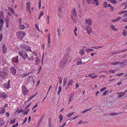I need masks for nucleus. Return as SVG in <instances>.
Returning a JSON list of instances; mask_svg holds the SVG:
<instances>
[{
    "label": "nucleus",
    "mask_w": 127,
    "mask_h": 127,
    "mask_svg": "<svg viewBox=\"0 0 127 127\" xmlns=\"http://www.w3.org/2000/svg\"><path fill=\"white\" fill-rule=\"evenodd\" d=\"M36 60L35 61L36 63H35V64L36 65H37L39 63V60H38L37 59V57L36 58Z\"/></svg>",
    "instance_id": "nucleus-50"
},
{
    "label": "nucleus",
    "mask_w": 127,
    "mask_h": 127,
    "mask_svg": "<svg viewBox=\"0 0 127 127\" xmlns=\"http://www.w3.org/2000/svg\"><path fill=\"white\" fill-rule=\"evenodd\" d=\"M7 71L2 70L0 71V76L3 79H5L8 75Z\"/></svg>",
    "instance_id": "nucleus-1"
},
{
    "label": "nucleus",
    "mask_w": 127,
    "mask_h": 127,
    "mask_svg": "<svg viewBox=\"0 0 127 127\" xmlns=\"http://www.w3.org/2000/svg\"><path fill=\"white\" fill-rule=\"evenodd\" d=\"M121 19V17H119L118 18L115 19H113L112 20V22H116L117 21H119Z\"/></svg>",
    "instance_id": "nucleus-15"
},
{
    "label": "nucleus",
    "mask_w": 127,
    "mask_h": 127,
    "mask_svg": "<svg viewBox=\"0 0 127 127\" xmlns=\"http://www.w3.org/2000/svg\"><path fill=\"white\" fill-rule=\"evenodd\" d=\"M106 89V87H104L100 90V91L101 92L103 91H104Z\"/></svg>",
    "instance_id": "nucleus-51"
},
{
    "label": "nucleus",
    "mask_w": 127,
    "mask_h": 127,
    "mask_svg": "<svg viewBox=\"0 0 127 127\" xmlns=\"http://www.w3.org/2000/svg\"><path fill=\"white\" fill-rule=\"evenodd\" d=\"M34 59V58L32 56H31L30 57H29L28 58V59L31 60L32 61Z\"/></svg>",
    "instance_id": "nucleus-47"
},
{
    "label": "nucleus",
    "mask_w": 127,
    "mask_h": 127,
    "mask_svg": "<svg viewBox=\"0 0 127 127\" xmlns=\"http://www.w3.org/2000/svg\"><path fill=\"white\" fill-rule=\"evenodd\" d=\"M18 56H17L16 57H13L12 59V61L14 63H17L18 62Z\"/></svg>",
    "instance_id": "nucleus-9"
},
{
    "label": "nucleus",
    "mask_w": 127,
    "mask_h": 127,
    "mask_svg": "<svg viewBox=\"0 0 127 127\" xmlns=\"http://www.w3.org/2000/svg\"><path fill=\"white\" fill-rule=\"evenodd\" d=\"M111 27L112 30L113 31L115 32H117L118 31V29H116L114 26L112 25L111 26Z\"/></svg>",
    "instance_id": "nucleus-20"
},
{
    "label": "nucleus",
    "mask_w": 127,
    "mask_h": 127,
    "mask_svg": "<svg viewBox=\"0 0 127 127\" xmlns=\"http://www.w3.org/2000/svg\"><path fill=\"white\" fill-rule=\"evenodd\" d=\"M93 74H89L88 75V76L89 77H91L93 79H94L95 78H96L97 76V75H95V76L93 75Z\"/></svg>",
    "instance_id": "nucleus-19"
},
{
    "label": "nucleus",
    "mask_w": 127,
    "mask_h": 127,
    "mask_svg": "<svg viewBox=\"0 0 127 127\" xmlns=\"http://www.w3.org/2000/svg\"><path fill=\"white\" fill-rule=\"evenodd\" d=\"M124 74L123 73H119V74H117L116 75V76H121V75H123Z\"/></svg>",
    "instance_id": "nucleus-58"
},
{
    "label": "nucleus",
    "mask_w": 127,
    "mask_h": 127,
    "mask_svg": "<svg viewBox=\"0 0 127 127\" xmlns=\"http://www.w3.org/2000/svg\"><path fill=\"white\" fill-rule=\"evenodd\" d=\"M74 113V112H72L71 113H69L66 116L67 117H70L71 116L73 115Z\"/></svg>",
    "instance_id": "nucleus-34"
},
{
    "label": "nucleus",
    "mask_w": 127,
    "mask_h": 127,
    "mask_svg": "<svg viewBox=\"0 0 127 127\" xmlns=\"http://www.w3.org/2000/svg\"><path fill=\"white\" fill-rule=\"evenodd\" d=\"M2 53L3 54H5L6 53V48L5 47V45L4 44H3L2 46Z\"/></svg>",
    "instance_id": "nucleus-8"
},
{
    "label": "nucleus",
    "mask_w": 127,
    "mask_h": 127,
    "mask_svg": "<svg viewBox=\"0 0 127 127\" xmlns=\"http://www.w3.org/2000/svg\"><path fill=\"white\" fill-rule=\"evenodd\" d=\"M107 2L106 1L104 2V7L105 8H106L107 7Z\"/></svg>",
    "instance_id": "nucleus-40"
},
{
    "label": "nucleus",
    "mask_w": 127,
    "mask_h": 127,
    "mask_svg": "<svg viewBox=\"0 0 127 127\" xmlns=\"http://www.w3.org/2000/svg\"><path fill=\"white\" fill-rule=\"evenodd\" d=\"M71 17L72 18V19L73 21V22L74 23H75L77 22L76 20L72 16Z\"/></svg>",
    "instance_id": "nucleus-42"
},
{
    "label": "nucleus",
    "mask_w": 127,
    "mask_h": 127,
    "mask_svg": "<svg viewBox=\"0 0 127 127\" xmlns=\"http://www.w3.org/2000/svg\"><path fill=\"white\" fill-rule=\"evenodd\" d=\"M94 50L92 49L88 48V52L93 51Z\"/></svg>",
    "instance_id": "nucleus-54"
},
{
    "label": "nucleus",
    "mask_w": 127,
    "mask_h": 127,
    "mask_svg": "<svg viewBox=\"0 0 127 127\" xmlns=\"http://www.w3.org/2000/svg\"><path fill=\"white\" fill-rule=\"evenodd\" d=\"M108 90L106 91L103 93L102 95H106L107 93L108 92Z\"/></svg>",
    "instance_id": "nucleus-52"
},
{
    "label": "nucleus",
    "mask_w": 127,
    "mask_h": 127,
    "mask_svg": "<svg viewBox=\"0 0 127 127\" xmlns=\"http://www.w3.org/2000/svg\"><path fill=\"white\" fill-rule=\"evenodd\" d=\"M59 118L60 119V122L61 123L63 118V117L61 114H60L59 116Z\"/></svg>",
    "instance_id": "nucleus-24"
},
{
    "label": "nucleus",
    "mask_w": 127,
    "mask_h": 127,
    "mask_svg": "<svg viewBox=\"0 0 127 127\" xmlns=\"http://www.w3.org/2000/svg\"><path fill=\"white\" fill-rule=\"evenodd\" d=\"M126 63V60H123L122 61V64H124L125 63Z\"/></svg>",
    "instance_id": "nucleus-64"
},
{
    "label": "nucleus",
    "mask_w": 127,
    "mask_h": 127,
    "mask_svg": "<svg viewBox=\"0 0 127 127\" xmlns=\"http://www.w3.org/2000/svg\"><path fill=\"white\" fill-rule=\"evenodd\" d=\"M8 9L11 12H12V13L13 14H14L15 13V12L14 10L13 9L9 7H8Z\"/></svg>",
    "instance_id": "nucleus-25"
},
{
    "label": "nucleus",
    "mask_w": 127,
    "mask_h": 127,
    "mask_svg": "<svg viewBox=\"0 0 127 127\" xmlns=\"http://www.w3.org/2000/svg\"><path fill=\"white\" fill-rule=\"evenodd\" d=\"M67 62L66 61L63 60L60 63V67L61 68H63L66 66V64Z\"/></svg>",
    "instance_id": "nucleus-3"
},
{
    "label": "nucleus",
    "mask_w": 127,
    "mask_h": 127,
    "mask_svg": "<svg viewBox=\"0 0 127 127\" xmlns=\"http://www.w3.org/2000/svg\"><path fill=\"white\" fill-rule=\"evenodd\" d=\"M31 72H28L27 74H25L23 75H20V76L22 75V77H23L25 76H27V75L29 74Z\"/></svg>",
    "instance_id": "nucleus-49"
},
{
    "label": "nucleus",
    "mask_w": 127,
    "mask_h": 127,
    "mask_svg": "<svg viewBox=\"0 0 127 127\" xmlns=\"http://www.w3.org/2000/svg\"><path fill=\"white\" fill-rule=\"evenodd\" d=\"M62 88L61 86H60L59 88V90L57 93V94L58 95H59L60 94V93L61 92Z\"/></svg>",
    "instance_id": "nucleus-30"
},
{
    "label": "nucleus",
    "mask_w": 127,
    "mask_h": 127,
    "mask_svg": "<svg viewBox=\"0 0 127 127\" xmlns=\"http://www.w3.org/2000/svg\"><path fill=\"white\" fill-rule=\"evenodd\" d=\"M111 2L114 4H115L117 3V1L115 0H111Z\"/></svg>",
    "instance_id": "nucleus-37"
},
{
    "label": "nucleus",
    "mask_w": 127,
    "mask_h": 127,
    "mask_svg": "<svg viewBox=\"0 0 127 127\" xmlns=\"http://www.w3.org/2000/svg\"><path fill=\"white\" fill-rule=\"evenodd\" d=\"M43 14V12L42 11H41L39 14V16H41Z\"/></svg>",
    "instance_id": "nucleus-56"
},
{
    "label": "nucleus",
    "mask_w": 127,
    "mask_h": 127,
    "mask_svg": "<svg viewBox=\"0 0 127 127\" xmlns=\"http://www.w3.org/2000/svg\"><path fill=\"white\" fill-rule=\"evenodd\" d=\"M4 23V21L2 19H0V23L1 25H2Z\"/></svg>",
    "instance_id": "nucleus-43"
},
{
    "label": "nucleus",
    "mask_w": 127,
    "mask_h": 127,
    "mask_svg": "<svg viewBox=\"0 0 127 127\" xmlns=\"http://www.w3.org/2000/svg\"><path fill=\"white\" fill-rule=\"evenodd\" d=\"M26 89V88L25 86L24 85H23L22 86V90H25Z\"/></svg>",
    "instance_id": "nucleus-63"
},
{
    "label": "nucleus",
    "mask_w": 127,
    "mask_h": 127,
    "mask_svg": "<svg viewBox=\"0 0 127 127\" xmlns=\"http://www.w3.org/2000/svg\"><path fill=\"white\" fill-rule=\"evenodd\" d=\"M22 57L24 60H25L26 59H28L29 58V57L26 53L23 54V56H22Z\"/></svg>",
    "instance_id": "nucleus-16"
},
{
    "label": "nucleus",
    "mask_w": 127,
    "mask_h": 127,
    "mask_svg": "<svg viewBox=\"0 0 127 127\" xmlns=\"http://www.w3.org/2000/svg\"><path fill=\"white\" fill-rule=\"evenodd\" d=\"M27 81L28 82L29 81L30 82L32 81L33 83H34L33 78V76H32L28 77L27 78Z\"/></svg>",
    "instance_id": "nucleus-7"
},
{
    "label": "nucleus",
    "mask_w": 127,
    "mask_h": 127,
    "mask_svg": "<svg viewBox=\"0 0 127 127\" xmlns=\"http://www.w3.org/2000/svg\"><path fill=\"white\" fill-rule=\"evenodd\" d=\"M115 71V70H110L109 71V72L110 73H114Z\"/></svg>",
    "instance_id": "nucleus-59"
},
{
    "label": "nucleus",
    "mask_w": 127,
    "mask_h": 127,
    "mask_svg": "<svg viewBox=\"0 0 127 127\" xmlns=\"http://www.w3.org/2000/svg\"><path fill=\"white\" fill-rule=\"evenodd\" d=\"M31 103H29V104H28V105H27V106H26L25 107V109H27L31 105Z\"/></svg>",
    "instance_id": "nucleus-57"
},
{
    "label": "nucleus",
    "mask_w": 127,
    "mask_h": 127,
    "mask_svg": "<svg viewBox=\"0 0 127 127\" xmlns=\"http://www.w3.org/2000/svg\"><path fill=\"white\" fill-rule=\"evenodd\" d=\"M27 45L25 44H23L21 45V47L24 49H25Z\"/></svg>",
    "instance_id": "nucleus-48"
},
{
    "label": "nucleus",
    "mask_w": 127,
    "mask_h": 127,
    "mask_svg": "<svg viewBox=\"0 0 127 127\" xmlns=\"http://www.w3.org/2000/svg\"><path fill=\"white\" fill-rule=\"evenodd\" d=\"M28 112L26 111L25 112H24L23 113V114L25 115H26L28 113Z\"/></svg>",
    "instance_id": "nucleus-61"
},
{
    "label": "nucleus",
    "mask_w": 127,
    "mask_h": 127,
    "mask_svg": "<svg viewBox=\"0 0 127 127\" xmlns=\"http://www.w3.org/2000/svg\"><path fill=\"white\" fill-rule=\"evenodd\" d=\"M88 33L90 35H92V28L90 27L89 29H88Z\"/></svg>",
    "instance_id": "nucleus-14"
},
{
    "label": "nucleus",
    "mask_w": 127,
    "mask_h": 127,
    "mask_svg": "<svg viewBox=\"0 0 127 127\" xmlns=\"http://www.w3.org/2000/svg\"><path fill=\"white\" fill-rule=\"evenodd\" d=\"M19 26L20 29L21 30L24 29L25 28V27L24 25H23L22 24L19 25Z\"/></svg>",
    "instance_id": "nucleus-35"
},
{
    "label": "nucleus",
    "mask_w": 127,
    "mask_h": 127,
    "mask_svg": "<svg viewBox=\"0 0 127 127\" xmlns=\"http://www.w3.org/2000/svg\"><path fill=\"white\" fill-rule=\"evenodd\" d=\"M51 118H49L48 119L49 127H51L52 125H51Z\"/></svg>",
    "instance_id": "nucleus-26"
},
{
    "label": "nucleus",
    "mask_w": 127,
    "mask_h": 127,
    "mask_svg": "<svg viewBox=\"0 0 127 127\" xmlns=\"http://www.w3.org/2000/svg\"><path fill=\"white\" fill-rule=\"evenodd\" d=\"M121 113H122V112L119 113H111L108 114L110 116H115V115H117L118 114H120Z\"/></svg>",
    "instance_id": "nucleus-23"
},
{
    "label": "nucleus",
    "mask_w": 127,
    "mask_h": 127,
    "mask_svg": "<svg viewBox=\"0 0 127 127\" xmlns=\"http://www.w3.org/2000/svg\"><path fill=\"white\" fill-rule=\"evenodd\" d=\"M86 123L85 121H83L82 120H81L80 122H78L77 123V124H84L85 123Z\"/></svg>",
    "instance_id": "nucleus-44"
},
{
    "label": "nucleus",
    "mask_w": 127,
    "mask_h": 127,
    "mask_svg": "<svg viewBox=\"0 0 127 127\" xmlns=\"http://www.w3.org/2000/svg\"><path fill=\"white\" fill-rule=\"evenodd\" d=\"M5 122L3 119L0 118V126L4 124Z\"/></svg>",
    "instance_id": "nucleus-21"
},
{
    "label": "nucleus",
    "mask_w": 127,
    "mask_h": 127,
    "mask_svg": "<svg viewBox=\"0 0 127 127\" xmlns=\"http://www.w3.org/2000/svg\"><path fill=\"white\" fill-rule=\"evenodd\" d=\"M0 97L3 98H5L7 97L4 93H1Z\"/></svg>",
    "instance_id": "nucleus-17"
},
{
    "label": "nucleus",
    "mask_w": 127,
    "mask_h": 127,
    "mask_svg": "<svg viewBox=\"0 0 127 127\" xmlns=\"http://www.w3.org/2000/svg\"><path fill=\"white\" fill-rule=\"evenodd\" d=\"M26 5H27V9L28 10H30V2H28L26 3Z\"/></svg>",
    "instance_id": "nucleus-18"
},
{
    "label": "nucleus",
    "mask_w": 127,
    "mask_h": 127,
    "mask_svg": "<svg viewBox=\"0 0 127 127\" xmlns=\"http://www.w3.org/2000/svg\"><path fill=\"white\" fill-rule=\"evenodd\" d=\"M83 27L84 29L86 30L87 32V19H86Z\"/></svg>",
    "instance_id": "nucleus-5"
},
{
    "label": "nucleus",
    "mask_w": 127,
    "mask_h": 127,
    "mask_svg": "<svg viewBox=\"0 0 127 127\" xmlns=\"http://www.w3.org/2000/svg\"><path fill=\"white\" fill-rule=\"evenodd\" d=\"M15 122V119L13 120H11L10 121V124H13Z\"/></svg>",
    "instance_id": "nucleus-55"
},
{
    "label": "nucleus",
    "mask_w": 127,
    "mask_h": 127,
    "mask_svg": "<svg viewBox=\"0 0 127 127\" xmlns=\"http://www.w3.org/2000/svg\"><path fill=\"white\" fill-rule=\"evenodd\" d=\"M16 34L18 39H22L25 35L26 33L25 32L20 31L17 32L16 33Z\"/></svg>",
    "instance_id": "nucleus-2"
},
{
    "label": "nucleus",
    "mask_w": 127,
    "mask_h": 127,
    "mask_svg": "<svg viewBox=\"0 0 127 127\" xmlns=\"http://www.w3.org/2000/svg\"><path fill=\"white\" fill-rule=\"evenodd\" d=\"M94 3L92 0H88V3L91 4L93 3L95 4V3Z\"/></svg>",
    "instance_id": "nucleus-39"
},
{
    "label": "nucleus",
    "mask_w": 127,
    "mask_h": 127,
    "mask_svg": "<svg viewBox=\"0 0 127 127\" xmlns=\"http://www.w3.org/2000/svg\"><path fill=\"white\" fill-rule=\"evenodd\" d=\"M92 21L91 19H88V25L89 26H91L92 24Z\"/></svg>",
    "instance_id": "nucleus-22"
},
{
    "label": "nucleus",
    "mask_w": 127,
    "mask_h": 127,
    "mask_svg": "<svg viewBox=\"0 0 127 127\" xmlns=\"http://www.w3.org/2000/svg\"><path fill=\"white\" fill-rule=\"evenodd\" d=\"M71 12L72 14L73 15L74 17H76L77 15L76 14V12L75 9H74L71 10Z\"/></svg>",
    "instance_id": "nucleus-12"
},
{
    "label": "nucleus",
    "mask_w": 127,
    "mask_h": 127,
    "mask_svg": "<svg viewBox=\"0 0 127 127\" xmlns=\"http://www.w3.org/2000/svg\"><path fill=\"white\" fill-rule=\"evenodd\" d=\"M41 0H39V2H38V8L39 9H40L41 7Z\"/></svg>",
    "instance_id": "nucleus-45"
},
{
    "label": "nucleus",
    "mask_w": 127,
    "mask_h": 127,
    "mask_svg": "<svg viewBox=\"0 0 127 127\" xmlns=\"http://www.w3.org/2000/svg\"><path fill=\"white\" fill-rule=\"evenodd\" d=\"M42 121V118H41V119H40L39 120V122H38V123L37 124H38V126H39L40 125V123Z\"/></svg>",
    "instance_id": "nucleus-62"
},
{
    "label": "nucleus",
    "mask_w": 127,
    "mask_h": 127,
    "mask_svg": "<svg viewBox=\"0 0 127 127\" xmlns=\"http://www.w3.org/2000/svg\"><path fill=\"white\" fill-rule=\"evenodd\" d=\"M110 9L111 10V11L112 12L114 10V7L111 6L110 7Z\"/></svg>",
    "instance_id": "nucleus-60"
},
{
    "label": "nucleus",
    "mask_w": 127,
    "mask_h": 127,
    "mask_svg": "<svg viewBox=\"0 0 127 127\" xmlns=\"http://www.w3.org/2000/svg\"><path fill=\"white\" fill-rule=\"evenodd\" d=\"M121 94H120L117 97L118 98H121L122 97L124 96L125 95V94H124L122 93Z\"/></svg>",
    "instance_id": "nucleus-36"
},
{
    "label": "nucleus",
    "mask_w": 127,
    "mask_h": 127,
    "mask_svg": "<svg viewBox=\"0 0 127 127\" xmlns=\"http://www.w3.org/2000/svg\"><path fill=\"white\" fill-rule=\"evenodd\" d=\"M79 53L81 55H83L84 53V50L83 49L80 50V51Z\"/></svg>",
    "instance_id": "nucleus-32"
},
{
    "label": "nucleus",
    "mask_w": 127,
    "mask_h": 127,
    "mask_svg": "<svg viewBox=\"0 0 127 127\" xmlns=\"http://www.w3.org/2000/svg\"><path fill=\"white\" fill-rule=\"evenodd\" d=\"M25 49L26 50H27V51H32L31 50L30 47L29 46H27V45L26 47V48Z\"/></svg>",
    "instance_id": "nucleus-28"
},
{
    "label": "nucleus",
    "mask_w": 127,
    "mask_h": 127,
    "mask_svg": "<svg viewBox=\"0 0 127 127\" xmlns=\"http://www.w3.org/2000/svg\"><path fill=\"white\" fill-rule=\"evenodd\" d=\"M69 57V55L68 53L66 54L64 56V59L63 60H64L67 62V61Z\"/></svg>",
    "instance_id": "nucleus-10"
},
{
    "label": "nucleus",
    "mask_w": 127,
    "mask_h": 127,
    "mask_svg": "<svg viewBox=\"0 0 127 127\" xmlns=\"http://www.w3.org/2000/svg\"><path fill=\"white\" fill-rule=\"evenodd\" d=\"M22 92L24 94V95H27L28 94V90L27 89H25V90H22Z\"/></svg>",
    "instance_id": "nucleus-13"
},
{
    "label": "nucleus",
    "mask_w": 127,
    "mask_h": 127,
    "mask_svg": "<svg viewBox=\"0 0 127 127\" xmlns=\"http://www.w3.org/2000/svg\"><path fill=\"white\" fill-rule=\"evenodd\" d=\"M82 61L80 59H79L77 61V64L78 65H79L81 64H82Z\"/></svg>",
    "instance_id": "nucleus-31"
},
{
    "label": "nucleus",
    "mask_w": 127,
    "mask_h": 127,
    "mask_svg": "<svg viewBox=\"0 0 127 127\" xmlns=\"http://www.w3.org/2000/svg\"><path fill=\"white\" fill-rule=\"evenodd\" d=\"M10 70L11 73L13 74H15L16 72V70L14 67H11Z\"/></svg>",
    "instance_id": "nucleus-6"
},
{
    "label": "nucleus",
    "mask_w": 127,
    "mask_h": 127,
    "mask_svg": "<svg viewBox=\"0 0 127 127\" xmlns=\"http://www.w3.org/2000/svg\"><path fill=\"white\" fill-rule=\"evenodd\" d=\"M73 82V80L72 79H71L69 81L67 84V86H68V87H69L70 85H72V83Z\"/></svg>",
    "instance_id": "nucleus-11"
},
{
    "label": "nucleus",
    "mask_w": 127,
    "mask_h": 127,
    "mask_svg": "<svg viewBox=\"0 0 127 127\" xmlns=\"http://www.w3.org/2000/svg\"><path fill=\"white\" fill-rule=\"evenodd\" d=\"M10 80H8V82L7 83H5L4 84V87L5 88L8 89L10 87Z\"/></svg>",
    "instance_id": "nucleus-4"
},
{
    "label": "nucleus",
    "mask_w": 127,
    "mask_h": 127,
    "mask_svg": "<svg viewBox=\"0 0 127 127\" xmlns=\"http://www.w3.org/2000/svg\"><path fill=\"white\" fill-rule=\"evenodd\" d=\"M73 95H71L70 97L69 98V102L68 103H69L73 99Z\"/></svg>",
    "instance_id": "nucleus-29"
},
{
    "label": "nucleus",
    "mask_w": 127,
    "mask_h": 127,
    "mask_svg": "<svg viewBox=\"0 0 127 127\" xmlns=\"http://www.w3.org/2000/svg\"><path fill=\"white\" fill-rule=\"evenodd\" d=\"M5 109H3L0 110V114H2L4 113L5 112Z\"/></svg>",
    "instance_id": "nucleus-38"
},
{
    "label": "nucleus",
    "mask_w": 127,
    "mask_h": 127,
    "mask_svg": "<svg viewBox=\"0 0 127 127\" xmlns=\"http://www.w3.org/2000/svg\"><path fill=\"white\" fill-rule=\"evenodd\" d=\"M127 11L126 10L125 11H121L120 12H119L118 13L119 14H124V13H127Z\"/></svg>",
    "instance_id": "nucleus-41"
},
{
    "label": "nucleus",
    "mask_w": 127,
    "mask_h": 127,
    "mask_svg": "<svg viewBox=\"0 0 127 127\" xmlns=\"http://www.w3.org/2000/svg\"><path fill=\"white\" fill-rule=\"evenodd\" d=\"M66 79H65L64 80L63 85L64 86L65 85H66L67 82Z\"/></svg>",
    "instance_id": "nucleus-53"
},
{
    "label": "nucleus",
    "mask_w": 127,
    "mask_h": 127,
    "mask_svg": "<svg viewBox=\"0 0 127 127\" xmlns=\"http://www.w3.org/2000/svg\"><path fill=\"white\" fill-rule=\"evenodd\" d=\"M35 27L36 29L39 31H40V30L38 28V25L37 24H36L35 25Z\"/></svg>",
    "instance_id": "nucleus-46"
},
{
    "label": "nucleus",
    "mask_w": 127,
    "mask_h": 127,
    "mask_svg": "<svg viewBox=\"0 0 127 127\" xmlns=\"http://www.w3.org/2000/svg\"><path fill=\"white\" fill-rule=\"evenodd\" d=\"M122 34L125 36H126L127 34V30H124Z\"/></svg>",
    "instance_id": "nucleus-27"
},
{
    "label": "nucleus",
    "mask_w": 127,
    "mask_h": 127,
    "mask_svg": "<svg viewBox=\"0 0 127 127\" xmlns=\"http://www.w3.org/2000/svg\"><path fill=\"white\" fill-rule=\"evenodd\" d=\"M98 0H94L93 1V2H94V3H95V4L96 6H97L98 5V3L97 2Z\"/></svg>",
    "instance_id": "nucleus-33"
}]
</instances>
